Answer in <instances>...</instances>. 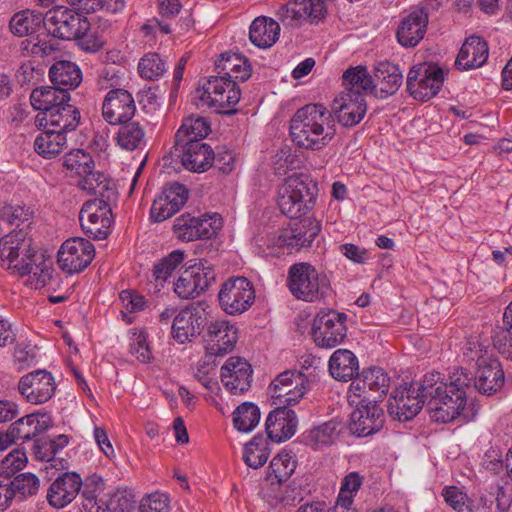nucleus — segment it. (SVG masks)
I'll return each mask as SVG.
<instances>
[{
  "instance_id": "nucleus-39",
  "label": "nucleus",
  "mask_w": 512,
  "mask_h": 512,
  "mask_svg": "<svg viewBox=\"0 0 512 512\" xmlns=\"http://www.w3.org/2000/svg\"><path fill=\"white\" fill-rule=\"evenodd\" d=\"M32 245V239L23 230L12 231L0 239V265L11 266L16 261L18 253H23L26 247Z\"/></svg>"
},
{
  "instance_id": "nucleus-31",
  "label": "nucleus",
  "mask_w": 512,
  "mask_h": 512,
  "mask_svg": "<svg viewBox=\"0 0 512 512\" xmlns=\"http://www.w3.org/2000/svg\"><path fill=\"white\" fill-rule=\"evenodd\" d=\"M70 101H63L55 108L45 112L40 121L45 122L46 128L64 133L73 131L77 128L80 121V112Z\"/></svg>"
},
{
  "instance_id": "nucleus-62",
  "label": "nucleus",
  "mask_w": 512,
  "mask_h": 512,
  "mask_svg": "<svg viewBox=\"0 0 512 512\" xmlns=\"http://www.w3.org/2000/svg\"><path fill=\"white\" fill-rule=\"evenodd\" d=\"M170 499L167 494L154 492L145 496L139 505L140 512H170Z\"/></svg>"
},
{
  "instance_id": "nucleus-20",
  "label": "nucleus",
  "mask_w": 512,
  "mask_h": 512,
  "mask_svg": "<svg viewBox=\"0 0 512 512\" xmlns=\"http://www.w3.org/2000/svg\"><path fill=\"white\" fill-rule=\"evenodd\" d=\"M206 322L204 309L199 305H190L175 315L172 336L180 344L191 342L201 334Z\"/></svg>"
},
{
  "instance_id": "nucleus-9",
  "label": "nucleus",
  "mask_w": 512,
  "mask_h": 512,
  "mask_svg": "<svg viewBox=\"0 0 512 512\" xmlns=\"http://www.w3.org/2000/svg\"><path fill=\"white\" fill-rule=\"evenodd\" d=\"M44 27L53 36L73 40L90 30V23L84 15L65 6H56L44 15Z\"/></svg>"
},
{
  "instance_id": "nucleus-24",
  "label": "nucleus",
  "mask_w": 512,
  "mask_h": 512,
  "mask_svg": "<svg viewBox=\"0 0 512 512\" xmlns=\"http://www.w3.org/2000/svg\"><path fill=\"white\" fill-rule=\"evenodd\" d=\"M237 340L238 329L230 322L215 320L207 325L204 341L208 353L223 357L234 349Z\"/></svg>"
},
{
  "instance_id": "nucleus-44",
  "label": "nucleus",
  "mask_w": 512,
  "mask_h": 512,
  "mask_svg": "<svg viewBox=\"0 0 512 512\" xmlns=\"http://www.w3.org/2000/svg\"><path fill=\"white\" fill-rule=\"evenodd\" d=\"M480 56V36L471 35L465 39L457 58L455 67L459 71H468L480 67L478 58Z\"/></svg>"
},
{
  "instance_id": "nucleus-49",
  "label": "nucleus",
  "mask_w": 512,
  "mask_h": 512,
  "mask_svg": "<svg viewBox=\"0 0 512 512\" xmlns=\"http://www.w3.org/2000/svg\"><path fill=\"white\" fill-rule=\"evenodd\" d=\"M260 410L252 402H244L233 412L234 427L243 433L252 431L260 421Z\"/></svg>"
},
{
  "instance_id": "nucleus-22",
  "label": "nucleus",
  "mask_w": 512,
  "mask_h": 512,
  "mask_svg": "<svg viewBox=\"0 0 512 512\" xmlns=\"http://www.w3.org/2000/svg\"><path fill=\"white\" fill-rule=\"evenodd\" d=\"M135 111L134 98L127 90L113 89L104 97L102 116L111 125L124 124L130 121Z\"/></svg>"
},
{
  "instance_id": "nucleus-25",
  "label": "nucleus",
  "mask_w": 512,
  "mask_h": 512,
  "mask_svg": "<svg viewBox=\"0 0 512 512\" xmlns=\"http://www.w3.org/2000/svg\"><path fill=\"white\" fill-rule=\"evenodd\" d=\"M325 13L326 5L319 0H291L277 12L280 20L290 26L302 21L318 23L324 18Z\"/></svg>"
},
{
  "instance_id": "nucleus-21",
  "label": "nucleus",
  "mask_w": 512,
  "mask_h": 512,
  "mask_svg": "<svg viewBox=\"0 0 512 512\" xmlns=\"http://www.w3.org/2000/svg\"><path fill=\"white\" fill-rule=\"evenodd\" d=\"M429 14L424 7H414L402 17L396 30L398 43L405 48L417 46L424 38Z\"/></svg>"
},
{
  "instance_id": "nucleus-18",
  "label": "nucleus",
  "mask_w": 512,
  "mask_h": 512,
  "mask_svg": "<svg viewBox=\"0 0 512 512\" xmlns=\"http://www.w3.org/2000/svg\"><path fill=\"white\" fill-rule=\"evenodd\" d=\"M95 247L87 239L73 237L67 239L58 251L59 267L69 274L83 271L92 262Z\"/></svg>"
},
{
  "instance_id": "nucleus-35",
  "label": "nucleus",
  "mask_w": 512,
  "mask_h": 512,
  "mask_svg": "<svg viewBox=\"0 0 512 512\" xmlns=\"http://www.w3.org/2000/svg\"><path fill=\"white\" fill-rule=\"evenodd\" d=\"M342 422L336 418L311 428L303 434V442L314 449L334 444L340 436Z\"/></svg>"
},
{
  "instance_id": "nucleus-51",
  "label": "nucleus",
  "mask_w": 512,
  "mask_h": 512,
  "mask_svg": "<svg viewBox=\"0 0 512 512\" xmlns=\"http://www.w3.org/2000/svg\"><path fill=\"white\" fill-rule=\"evenodd\" d=\"M210 132L208 121L200 116H189L185 118L175 134V142L186 141V137L193 134L194 138H205Z\"/></svg>"
},
{
  "instance_id": "nucleus-33",
  "label": "nucleus",
  "mask_w": 512,
  "mask_h": 512,
  "mask_svg": "<svg viewBox=\"0 0 512 512\" xmlns=\"http://www.w3.org/2000/svg\"><path fill=\"white\" fill-rule=\"evenodd\" d=\"M217 76L228 77L235 82L246 81L251 76V65L248 59L239 53L226 52L215 62Z\"/></svg>"
},
{
  "instance_id": "nucleus-8",
  "label": "nucleus",
  "mask_w": 512,
  "mask_h": 512,
  "mask_svg": "<svg viewBox=\"0 0 512 512\" xmlns=\"http://www.w3.org/2000/svg\"><path fill=\"white\" fill-rule=\"evenodd\" d=\"M240 98L241 91L237 82L224 76H211L199 90L202 104L223 114L235 113Z\"/></svg>"
},
{
  "instance_id": "nucleus-19",
  "label": "nucleus",
  "mask_w": 512,
  "mask_h": 512,
  "mask_svg": "<svg viewBox=\"0 0 512 512\" xmlns=\"http://www.w3.org/2000/svg\"><path fill=\"white\" fill-rule=\"evenodd\" d=\"M53 375L46 370H35L22 376L18 382V391L25 400L33 405L48 402L56 392Z\"/></svg>"
},
{
  "instance_id": "nucleus-6",
  "label": "nucleus",
  "mask_w": 512,
  "mask_h": 512,
  "mask_svg": "<svg viewBox=\"0 0 512 512\" xmlns=\"http://www.w3.org/2000/svg\"><path fill=\"white\" fill-rule=\"evenodd\" d=\"M434 375L427 373L419 382L397 388L388 401V412L399 421L415 417L427 400V389L431 388Z\"/></svg>"
},
{
  "instance_id": "nucleus-38",
  "label": "nucleus",
  "mask_w": 512,
  "mask_h": 512,
  "mask_svg": "<svg viewBox=\"0 0 512 512\" xmlns=\"http://www.w3.org/2000/svg\"><path fill=\"white\" fill-rule=\"evenodd\" d=\"M280 34V25L275 20L260 16L250 25L249 39L259 48H269L276 43Z\"/></svg>"
},
{
  "instance_id": "nucleus-30",
  "label": "nucleus",
  "mask_w": 512,
  "mask_h": 512,
  "mask_svg": "<svg viewBox=\"0 0 512 512\" xmlns=\"http://www.w3.org/2000/svg\"><path fill=\"white\" fill-rule=\"evenodd\" d=\"M297 424L298 420L293 410L277 405V408L270 412L266 419V437L275 442L285 441L295 434Z\"/></svg>"
},
{
  "instance_id": "nucleus-64",
  "label": "nucleus",
  "mask_w": 512,
  "mask_h": 512,
  "mask_svg": "<svg viewBox=\"0 0 512 512\" xmlns=\"http://www.w3.org/2000/svg\"><path fill=\"white\" fill-rule=\"evenodd\" d=\"M493 346L501 353L506 355L512 352V329L510 326L496 327L492 333Z\"/></svg>"
},
{
  "instance_id": "nucleus-60",
  "label": "nucleus",
  "mask_w": 512,
  "mask_h": 512,
  "mask_svg": "<svg viewBox=\"0 0 512 512\" xmlns=\"http://www.w3.org/2000/svg\"><path fill=\"white\" fill-rule=\"evenodd\" d=\"M445 502L457 512H474L468 496L456 486H447L442 491Z\"/></svg>"
},
{
  "instance_id": "nucleus-57",
  "label": "nucleus",
  "mask_w": 512,
  "mask_h": 512,
  "mask_svg": "<svg viewBox=\"0 0 512 512\" xmlns=\"http://www.w3.org/2000/svg\"><path fill=\"white\" fill-rule=\"evenodd\" d=\"M174 233L178 239L186 242L199 239V227L197 217L183 214L174 221Z\"/></svg>"
},
{
  "instance_id": "nucleus-12",
  "label": "nucleus",
  "mask_w": 512,
  "mask_h": 512,
  "mask_svg": "<svg viewBox=\"0 0 512 512\" xmlns=\"http://www.w3.org/2000/svg\"><path fill=\"white\" fill-rule=\"evenodd\" d=\"M218 300L225 313L229 315L242 314L255 301L254 286L245 277H231L221 285Z\"/></svg>"
},
{
  "instance_id": "nucleus-13",
  "label": "nucleus",
  "mask_w": 512,
  "mask_h": 512,
  "mask_svg": "<svg viewBox=\"0 0 512 512\" xmlns=\"http://www.w3.org/2000/svg\"><path fill=\"white\" fill-rule=\"evenodd\" d=\"M347 315L334 310L321 311L313 320L312 336L320 348H333L347 335Z\"/></svg>"
},
{
  "instance_id": "nucleus-52",
  "label": "nucleus",
  "mask_w": 512,
  "mask_h": 512,
  "mask_svg": "<svg viewBox=\"0 0 512 512\" xmlns=\"http://www.w3.org/2000/svg\"><path fill=\"white\" fill-rule=\"evenodd\" d=\"M361 485L362 477L357 472H350L347 474L341 482L340 492L336 502V508L349 510Z\"/></svg>"
},
{
  "instance_id": "nucleus-27",
  "label": "nucleus",
  "mask_w": 512,
  "mask_h": 512,
  "mask_svg": "<svg viewBox=\"0 0 512 512\" xmlns=\"http://www.w3.org/2000/svg\"><path fill=\"white\" fill-rule=\"evenodd\" d=\"M173 149V154L189 171L201 173L213 165V150L203 141L189 145L187 142H174Z\"/></svg>"
},
{
  "instance_id": "nucleus-14",
  "label": "nucleus",
  "mask_w": 512,
  "mask_h": 512,
  "mask_svg": "<svg viewBox=\"0 0 512 512\" xmlns=\"http://www.w3.org/2000/svg\"><path fill=\"white\" fill-rule=\"evenodd\" d=\"M320 227L311 220L304 219L293 225L283 228L270 239L269 246L278 248L282 253H292L302 248L309 247L318 235Z\"/></svg>"
},
{
  "instance_id": "nucleus-28",
  "label": "nucleus",
  "mask_w": 512,
  "mask_h": 512,
  "mask_svg": "<svg viewBox=\"0 0 512 512\" xmlns=\"http://www.w3.org/2000/svg\"><path fill=\"white\" fill-rule=\"evenodd\" d=\"M82 479L76 472H65L59 475L47 490V501L50 506L61 509L70 504L79 494Z\"/></svg>"
},
{
  "instance_id": "nucleus-36",
  "label": "nucleus",
  "mask_w": 512,
  "mask_h": 512,
  "mask_svg": "<svg viewBox=\"0 0 512 512\" xmlns=\"http://www.w3.org/2000/svg\"><path fill=\"white\" fill-rule=\"evenodd\" d=\"M49 77L56 88L69 93L79 86L82 81L80 68L71 61L60 60L55 62L49 70Z\"/></svg>"
},
{
  "instance_id": "nucleus-59",
  "label": "nucleus",
  "mask_w": 512,
  "mask_h": 512,
  "mask_svg": "<svg viewBox=\"0 0 512 512\" xmlns=\"http://www.w3.org/2000/svg\"><path fill=\"white\" fill-rule=\"evenodd\" d=\"M75 9L83 13H93L105 8L108 11H116L124 7L123 0H67Z\"/></svg>"
},
{
  "instance_id": "nucleus-1",
  "label": "nucleus",
  "mask_w": 512,
  "mask_h": 512,
  "mask_svg": "<svg viewBox=\"0 0 512 512\" xmlns=\"http://www.w3.org/2000/svg\"><path fill=\"white\" fill-rule=\"evenodd\" d=\"M434 381L427 389V409L435 422L454 420L466 404V398L479 391L476 377L461 369L453 375L450 383L440 381V374L432 372Z\"/></svg>"
},
{
  "instance_id": "nucleus-3",
  "label": "nucleus",
  "mask_w": 512,
  "mask_h": 512,
  "mask_svg": "<svg viewBox=\"0 0 512 512\" xmlns=\"http://www.w3.org/2000/svg\"><path fill=\"white\" fill-rule=\"evenodd\" d=\"M345 80L353 87L362 88L364 93H370L380 98L395 94L403 82L399 67L391 62L383 61L374 68L371 76L364 66H356L345 71Z\"/></svg>"
},
{
  "instance_id": "nucleus-29",
  "label": "nucleus",
  "mask_w": 512,
  "mask_h": 512,
  "mask_svg": "<svg viewBox=\"0 0 512 512\" xmlns=\"http://www.w3.org/2000/svg\"><path fill=\"white\" fill-rule=\"evenodd\" d=\"M188 199V191L182 184H173L163 191L154 201L150 209V217L154 222H163L178 212Z\"/></svg>"
},
{
  "instance_id": "nucleus-58",
  "label": "nucleus",
  "mask_w": 512,
  "mask_h": 512,
  "mask_svg": "<svg viewBox=\"0 0 512 512\" xmlns=\"http://www.w3.org/2000/svg\"><path fill=\"white\" fill-rule=\"evenodd\" d=\"M484 504L487 505L490 512H505L510 506V495L497 481L495 485H490V490L484 498Z\"/></svg>"
},
{
  "instance_id": "nucleus-45",
  "label": "nucleus",
  "mask_w": 512,
  "mask_h": 512,
  "mask_svg": "<svg viewBox=\"0 0 512 512\" xmlns=\"http://www.w3.org/2000/svg\"><path fill=\"white\" fill-rule=\"evenodd\" d=\"M297 461L292 452L282 450L270 462L268 479L282 483L287 481L294 473Z\"/></svg>"
},
{
  "instance_id": "nucleus-16",
  "label": "nucleus",
  "mask_w": 512,
  "mask_h": 512,
  "mask_svg": "<svg viewBox=\"0 0 512 512\" xmlns=\"http://www.w3.org/2000/svg\"><path fill=\"white\" fill-rule=\"evenodd\" d=\"M307 383L306 376L301 372H282L268 388L273 404L286 407L297 404L307 391Z\"/></svg>"
},
{
  "instance_id": "nucleus-48",
  "label": "nucleus",
  "mask_w": 512,
  "mask_h": 512,
  "mask_svg": "<svg viewBox=\"0 0 512 512\" xmlns=\"http://www.w3.org/2000/svg\"><path fill=\"white\" fill-rule=\"evenodd\" d=\"M184 259L185 253L177 249L159 260L153 268V278L156 282V286L163 287Z\"/></svg>"
},
{
  "instance_id": "nucleus-7",
  "label": "nucleus",
  "mask_w": 512,
  "mask_h": 512,
  "mask_svg": "<svg viewBox=\"0 0 512 512\" xmlns=\"http://www.w3.org/2000/svg\"><path fill=\"white\" fill-rule=\"evenodd\" d=\"M18 254L16 261L4 268L17 275L28 276L26 284L33 289L46 286L54 272L52 258L37 251L33 244Z\"/></svg>"
},
{
  "instance_id": "nucleus-17",
  "label": "nucleus",
  "mask_w": 512,
  "mask_h": 512,
  "mask_svg": "<svg viewBox=\"0 0 512 512\" xmlns=\"http://www.w3.org/2000/svg\"><path fill=\"white\" fill-rule=\"evenodd\" d=\"M343 91L333 103V110L336 113L338 122L344 127H353L357 125L365 116L367 106L362 95V88L353 87L345 80L343 74Z\"/></svg>"
},
{
  "instance_id": "nucleus-63",
  "label": "nucleus",
  "mask_w": 512,
  "mask_h": 512,
  "mask_svg": "<svg viewBox=\"0 0 512 512\" xmlns=\"http://www.w3.org/2000/svg\"><path fill=\"white\" fill-rule=\"evenodd\" d=\"M26 462V453L23 450L15 449L2 460L0 474L11 478L25 466Z\"/></svg>"
},
{
  "instance_id": "nucleus-4",
  "label": "nucleus",
  "mask_w": 512,
  "mask_h": 512,
  "mask_svg": "<svg viewBox=\"0 0 512 512\" xmlns=\"http://www.w3.org/2000/svg\"><path fill=\"white\" fill-rule=\"evenodd\" d=\"M316 185L307 176L294 173L279 186L277 205L289 218H300L309 213L316 203Z\"/></svg>"
},
{
  "instance_id": "nucleus-46",
  "label": "nucleus",
  "mask_w": 512,
  "mask_h": 512,
  "mask_svg": "<svg viewBox=\"0 0 512 512\" xmlns=\"http://www.w3.org/2000/svg\"><path fill=\"white\" fill-rule=\"evenodd\" d=\"M44 24V16L41 13L35 14L29 10L16 13L10 20L9 26L11 32L24 37L35 33L41 24Z\"/></svg>"
},
{
  "instance_id": "nucleus-2",
  "label": "nucleus",
  "mask_w": 512,
  "mask_h": 512,
  "mask_svg": "<svg viewBox=\"0 0 512 512\" xmlns=\"http://www.w3.org/2000/svg\"><path fill=\"white\" fill-rule=\"evenodd\" d=\"M293 143L309 150H321L335 136L330 112L321 104H309L296 111L290 121Z\"/></svg>"
},
{
  "instance_id": "nucleus-42",
  "label": "nucleus",
  "mask_w": 512,
  "mask_h": 512,
  "mask_svg": "<svg viewBox=\"0 0 512 512\" xmlns=\"http://www.w3.org/2000/svg\"><path fill=\"white\" fill-rule=\"evenodd\" d=\"M271 440L261 434L255 435L243 449V461L253 469H259L267 462L271 453Z\"/></svg>"
},
{
  "instance_id": "nucleus-43",
  "label": "nucleus",
  "mask_w": 512,
  "mask_h": 512,
  "mask_svg": "<svg viewBox=\"0 0 512 512\" xmlns=\"http://www.w3.org/2000/svg\"><path fill=\"white\" fill-rule=\"evenodd\" d=\"M115 136L116 144L126 151L141 149L146 144L145 128L139 122H126L120 124Z\"/></svg>"
},
{
  "instance_id": "nucleus-56",
  "label": "nucleus",
  "mask_w": 512,
  "mask_h": 512,
  "mask_svg": "<svg viewBox=\"0 0 512 512\" xmlns=\"http://www.w3.org/2000/svg\"><path fill=\"white\" fill-rule=\"evenodd\" d=\"M15 499L23 500L37 494L40 486L38 477L32 473H21L11 477Z\"/></svg>"
},
{
  "instance_id": "nucleus-5",
  "label": "nucleus",
  "mask_w": 512,
  "mask_h": 512,
  "mask_svg": "<svg viewBox=\"0 0 512 512\" xmlns=\"http://www.w3.org/2000/svg\"><path fill=\"white\" fill-rule=\"evenodd\" d=\"M287 287L296 299L305 302L320 301L331 290L327 276L307 262L295 263L289 267Z\"/></svg>"
},
{
  "instance_id": "nucleus-50",
  "label": "nucleus",
  "mask_w": 512,
  "mask_h": 512,
  "mask_svg": "<svg viewBox=\"0 0 512 512\" xmlns=\"http://www.w3.org/2000/svg\"><path fill=\"white\" fill-rule=\"evenodd\" d=\"M94 166L92 156L82 149L70 151L64 159V167L79 179L93 171Z\"/></svg>"
},
{
  "instance_id": "nucleus-11",
  "label": "nucleus",
  "mask_w": 512,
  "mask_h": 512,
  "mask_svg": "<svg viewBox=\"0 0 512 512\" xmlns=\"http://www.w3.org/2000/svg\"><path fill=\"white\" fill-rule=\"evenodd\" d=\"M116 200L91 199L86 201L79 213L81 227L89 237L103 240L111 232V204Z\"/></svg>"
},
{
  "instance_id": "nucleus-23",
  "label": "nucleus",
  "mask_w": 512,
  "mask_h": 512,
  "mask_svg": "<svg viewBox=\"0 0 512 512\" xmlns=\"http://www.w3.org/2000/svg\"><path fill=\"white\" fill-rule=\"evenodd\" d=\"M385 422L383 409L377 403L358 405L350 416L349 430L357 437H367L379 432Z\"/></svg>"
},
{
  "instance_id": "nucleus-41",
  "label": "nucleus",
  "mask_w": 512,
  "mask_h": 512,
  "mask_svg": "<svg viewBox=\"0 0 512 512\" xmlns=\"http://www.w3.org/2000/svg\"><path fill=\"white\" fill-rule=\"evenodd\" d=\"M70 94L55 86H41L35 88L30 95V103L35 110L41 111L45 116L51 108H55L63 101H70Z\"/></svg>"
},
{
  "instance_id": "nucleus-37",
  "label": "nucleus",
  "mask_w": 512,
  "mask_h": 512,
  "mask_svg": "<svg viewBox=\"0 0 512 512\" xmlns=\"http://www.w3.org/2000/svg\"><path fill=\"white\" fill-rule=\"evenodd\" d=\"M78 187L97 196L95 199L117 200L118 192L115 182L100 172L93 170L80 178Z\"/></svg>"
},
{
  "instance_id": "nucleus-15",
  "label": "nucleus",
  "mask_w": 512,
  "mask_h": 512,
  "mask_svg": "<svg viewBox=\"0 0 512 512\" xmlns=\"http://www.w3.org/2000/svg\"><path fill=\"white\" fill-rule=\"evenodd\" d=\"M216 274L205 260L186 268L174 283V292L181 299H194L215 281Z\"/></svg>"
},
{
  "instance_id": "nucleus-53",
  "label": "nucleus",
  "mask_w": 512,
  "mask_h": 512,
  "mask_svg": "<svg viewBox=\"0 0 512 512\" xmlns=\"http://www.w3.org/2000/svg\"><path fill=\"white\" fill-rule=\"evenodd\" d=\"M351 380L347 395L351 405L358 406L367 402L377 403V396L374 395L371 389H368V384L362 372H358L356 377Z\"/></svg>"
},
{
  "instance_id": "nucleus-55",
  "label": "nucleus",
  "mask_w": 512,
  "mask_h": 512,
  "mask_svg": "<svg viewBox=\"0 0 512 512\" xmlns=\"http://www.w3.org/2000/svg\"><path fill=\"white\" fill-rule=\"evenodd\" d=\"M364 378L368 384V389H371L377 400L382 398L389 390L390 377L380 367H371L362 371Z\"/></svg>"
},
{
  "instance_id": "nucleus-34",
  "label": "nucleus",
  "mask_w": 512,
  "mask_h": 512,
  "mask_svg": "<svg viewBox=\"0 0 512 512\" xmlns=\"http://www.w3.org/2000/svg\"><path fill=\"white\" fill-rule=\"evenodd\" d=\"M328 367L335 380L347 382L359 372V361L352 351L337 349L331 355Z\"/></svg>"
},
{
  "instance_id": "nucleus-47",
  "label": "nucleus",
  "mask_w": 512,
  "mask_h": 512,
  "mask_svg": "<svg viewBox=\"0 0 512 512\" xmlns=\"http://www.w3.org/2000/svg\"><path fill=\"white\" fill-rule=\"evenodd\" d=\"M504 380V371L498 360L491 359L482 364V394L492 395L500 391Z\"/></svg>"
},
{
  "instance_id": "nucleus-26",
  "label": "nucleus",
  "mask_w": 512,
  "mask_h": 512,
  "mask_svg": "<svg viewBox=\"0 0 512 512\" xmlns=\"http://www.w3.org/2000/svg\"><path fill=\"white\" fill-rule=\"evenodd\" d=\"M221 381L233 395H242L251 387L253 370L248 361L241 357H230L221 367Z\"/></svg>"
},
{
  "instance_id": "nucleus-54",
  "label": "nucleus",
  "mask_w": 512,
  "mask_h": 512,
  "mask_svg": "<svg viewBox=\"0 0 512 512\" xmlns=\"http://www.w3.org/2000/svg\"><path fill=\"white\" fill-rule=\"evenodd\" d=\"M167 67L165 61L157 53H148L138 63L141 77L157 80L164 75Z\"/></svg>"
},
{
  "instance_id": "nucleus-10",
  "label": "nucleus",
  "mask_w": 512,
  "mask_h": 512,
  "mask_svg": "<svg viewBox=\"0 0 512 512\" xmlns=\"http://www.w3.org/2000/svg\"><path fill=\"white\" fill-rule=\"evenodd\" d=\"M444 82V71L436 64L420 63L407 75V90L419 101H427L437 95Z\"/></svg>"
},
{
  "instance_id": "nucleus-40",
  "label": "nucleus",
  "mask_w": 512,
  "mask_h": 512,
  "mask_svg": "<svg viewBox=\"0 0 512 512\" xmlns=\"http://www.w3.org/2000/svg\"><path fill=\"white\" fill-rule=\"evenodd\" d=\"M66 146V135L51 128L42 131L34 140L35 152L46 159L57 157Z\"/></svg>"
},
{
  "instance_id": "nucleus-61",
  "label": "nucleus",
  "mask_w": 512,
  "mask_h": 512,
  "mask_svg": "<svg viewBox=\"0 0 512 512\" xmlns=\"http://www.w3.org/2000/svg\"><path fill=\"white\" fill-rule=\"evenodd\" d=\"M198 219L199 239L215 237L223 226V219L218 213L204 214Z\"/></svg>"
},
{
  "instance_id": "nucleus-32",
  "label": "nucleus",
  "mask_w": 512,
  "mask_h": 512,
  "mask_svg": "<svg viewBox=\"0 0 512 512\" xmlns=\"http://www.w3.org/2000/svg\"><path fill=\"white\" fill-rule=\"evenodd\" d=\"M51 426V416L48 413L34 412L12 423L10 427L11 435H14L17 441H29L46 431Z\"/></svg>"
}]
</instances>
